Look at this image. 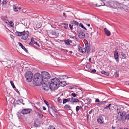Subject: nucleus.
Here are the masks:
<instances>
[{
  "label": "nucleus",
  "instance_id": "a18cd8bd",
  "mask_svg": "<svg viewBox=\"0 0 129 129\" xmlns=\"http://www.w3.org/2000/svg\"><path fill=\"white\" fill-rule=\"evenodd\" d=\"M44 102L46 104L48 107H49V105L50 104H49L46 101V100H44Z\"/></svg>",
  "mask_w": 129,
  "mask_h": 129
},
{
  "label": "nucleus",
  "instance_id": "473e14b6",
  "mask_svg": "<svg viewBox=\"0 0 129 129\" xmlns=\"http://www.w3.org/2000/svg\"><path fill=\"white\" fill-rule=\"evenodd\" d=\"M97 121L100 124H102V120L101 119L99 118L97 119Z\"/></svg>",
  "mask_w": 129,
  "mask_h": 129
},
{
  "label": "nucleus",
  "instance_id": "7ed1b4c3",
  "mask_svg": "<svg viewBox=\"0 0 129 129\" xmlns=\"http://www.w3.org/2000/svg\"><path fill=\"white\" fill-rule=\"evenodd\" d=\"M29 33V32L28 31H23L21 32L17 31L15 33L16 35L21 36V39L24 40H26L28 38Z\"/></svg>",
  "mask_w": 129,
  "mask_h": 129
},
{
  "label": "nucleus",
  "instance_id": "bb28decb",
  "mask_svg": "<svg viewBox=\"0 0 129 129\" xmlns=\"http://www.w3.org/2000/svg\"><path fill=\"white\" fill-rule=\"evenodd\" d=\"M13 9L15 12H18V10L17 9V7L15 6L14 5L13 6Z\"/></svg>",
  "mask_w": 129,
  "mask_h": 129
},
{
  "label": "nucleus",
  "instance_id": "72a5a7b5",
  "mask_svg": "<svg viewBox=\"0 0 129 129\" xmlns=\"http://www.w3.org/2000/svg\"><path fill=\"white\" fill-rule=\"evenodd\" d=\"M64 108L66 109L69 108H71L70 106L68 105H66L64 106Z\"/></svg>",
  "mask_w": 129,
  "mask_h": 129
},
{
  "label": "nucleus",
  "instance_id": "dca6fc26",
  "mask_svg": "<svg viewBox=\"0 0 129 129\" xmlns=\"http://www.w3.org/2000/svg\"><path fill=\"white\" fill-rule=\"evenodd\" d=\"M79 51L83 53H84L86 52V49L84 48L80 47L79 49Z\"/></svg>",
  "mask_w": 129,
  "mask_h": 129
},
{
  "label": "nucleus",
  "instance_id": "4d7b16f0",
  "mask_svg": "<svg viewBox=\"0 0 129 129\" xmlns=\"http://www.w3.org/2000/svg\"><path fill=\"white\" fill-rule=\"evenodd\" d=\"M96 71L95 70V69H93V70H92V71H91V72H92V73H95Z\"/></svg>",
  "mask_w": 129,
  "mask_h": 129
},
{
  "label": "nucleus",
  "instance_id": "09e8293b",
  "mask_svg": "<svg viewBox=\"0 0 129 129\" xmlns=\"http://www.w3.org/2000/svg\"><path fill=\"white\" fill-rule=\"evenodd\" d=\"M34 44H35L36 45H37L38 47H39L40 46L39 44L36 41V42Z\"/></svg>",
  "mask_w": 129,
  "mask_h": 129
},
{
  "label": "nucleus",
  "instance_id": "6e6552de",
  "mask_svg": "<svg viewBox=\"0 0 129 129\" xmlns=\"http://www.w3.org/2000/svg\"><path fill=\"white\" fill-rule=\"evenodd\" d=\"M96 5L97 7H100L101 6L105 5V3L101 0H98L97 1Z\"/></svg>",
  "mask_w": 129,
  "mask_h": 129
},
{
  "label": "nucleus",
  "instance_id": "e2e57ef3",
  "mask_svg": "<svg viewBox=\"0 0 129 129\" xmlns=\"http://www.w3.org/2000/svg\"><path fill=\"white\" fill-rule=\"evenodd\" d=\"M63 16L64 17H66V14L64 13H63Z\"/></svg>",
  "mask_w": 129,
  "mask_h": 129
},
{
  "label": "nucleus",
  "instance_id": "ddd939ff",
  "mask_svg": "<svg viewBox=\"0 0 129 129\" xmlns=\"http://www.w3.org/2000/svg\"><path fill=\"white\" fill-rule=\"evenodd\" d=\"M36 41V40L33 38H32L31 39V41L29 43L30 45H33L34 44Z\"/></svg>",
  "mask_w": 129,
  "mask_h": 129
},
{
  "label": "nucleus",
  "instance_id": "603ef678",
  "mask_svg": "<svg viewBox=\"0 0 129 129\" xmlns=\"http://www.w3.org/2000/svg\"><path fill=\"white\" fill-rule=\"evenodd\" d=\"M14 90H15V91L17 92L19 94V91H18V89H16V88H15V89H14Z\"/></svg>",
  "mask_w": 129,
  "mask_h": 129
},
{
  "label": "nucleus",
  "instance_id": "393cba45",
  "mask_svg": "<svg viewBox=\"0 0 129 129\" xmlns=\"http://www.w3.org/2000/svg\"><path fill=\"white\" fill-rule=\"evenodd\" d=\"M72 23L74 24L75 25H76L77 26H78L79 24V23L78 22L75 20L73 21L72 22Z\"/></svg>",
  "mask_w": 129,
  "mask_h": 129
},
{
  "label": "nucleus",
  "instance_id": "a19ab883",
  "mask_svg": "<svg viewBox=\"0 0 129 129\" xmlns=\"http://www.w3.org/2000/svg\"><path fill=\"white\" fill-rule=\"evenodd\" d=\"M75 99H76L75 98H73V97H72V104H73L74 103V101H75Z\"/></svg>",
  "mask_w": 129,
  "mask_h": 129
},
{
  "label": "nucleus",
  "instance_id": "e433bc0d",
  "mask_svg": "<svg viewBox=\"0 0 129 129\" xmlns=\"http://www.w3.org/2000/svg\"><path fill=\"white\" fill-rule=\"evenodd\" d=\"M67 102H68V101L67 99H64L63 100V104H64Z\"/></svg>",
  "mask_w": 129,
  "mask_h": 129
},
{
  "label": "nucleus",
  "instance_id": "ea45409f",
  "mask_svg": "<svg viewBox=\"0 0 129 129\" xmlns=\"http://www.w3.org/2000/svg\"><path fill=\"white\" fill-rule=\"evenodd\" d=\"M114 75L116 77H118L119 76V74L117 72H115Z\"/></svg>",
  "mask_w": 129,
  "mask_h": 129
},
{
  "label": "nucleus",
  "instance_id": "bf43d9fd",
  "mask_svg": "<svg viewBox=\"0 0 129 129\" xmlns=\"http://www.w3.org/2000/svg\"><path fill=\"white\" fill-rule=\"evenodd\" d=\"M43 109L44 110H46V108L44 106L43 107Z\"/></svg>",
  "mask_w": 129,
  "mask_h": 129
},
{
  "label": "nucleus",
  "instance_id": "b1692460",
  "mask_svg": "<svg viewBox=\"0 0 129 129\" xmlns=\"http://www.w3.org/2000/svg\"><path fill=\"white\" fill-rule=\"evenodd\" d=\"M106 102V101H101L98 104V106H101L102 104H105Z\"/></svg>",
  "mask_w": 129,
  "mask_h": 129
},
{
  "label": "nucleus",
  "instance_id": "1a4fd4ad",
  "mask_svg": "<svg viewBox=\"0 0 129 129\" xmlns=\"http://www.w3.org/2000/svg\"><path fill=\"white\" fill-rule=\"evenodd\" d=\"M40 122L38 118L36 119L35 121L34 126L36 127H38L40 125Z\"/></svg>",
  "mask_w": 129,
  "mask_h": 129
},
{
  "label": "nucleus",
  "instance_id": "2f4dec72",
  "mask_svg": "<svg viewBox=\"0 0 129 129\" xmlns=\"http://www.w3.org/2000/svg\"><path fill=\"white\" fill-rule=\"evenodd\" d=\"M69 37L70 38H72L74 40H77V38H76V37L74 36H73L72 35H70L69 36Z\"/></svg>",
  "mask_w": 129,
  "mask_h": 129
},
{
  "label": "nucleus",
  "instance_id": "aec40b11",
  "mask_svg": "<svg viewBox=\"0 0 129 129\" xmlns=\"http://www.w3.org/2000/svg\"><path fill=\"white\" fill-rule=\"evenodd\" d=\"M49 107L52 109V110L53 111L54 113H57L56 109L51 104H50L49 105Z\"/></svg>",
  "mask_w": 129,
  "mask_h": 129
},
{
  "label": "nucleus",
  "instance_id": "423d86ee",
  "mask_svg": "<svg viewBox=\"0 0 129 129\" xmlns=\"http://www.w3.org/2000/svg\"><path fill=\"white\" fill-rule=\"evenodd\" d=\"M119 110L118 109V108L117 110V112L118 114L117 117L118 119V120L123 121L125 120V119H124L123 118V116L121 113V112L120 111H118Z\"/></svg>",
  "mask_w": 129,
  "mask_h": 129
},
{
  "label": "nucleus",
  "instance_id": "6e6d98bb",
  "mask_svg": "<svg viewBox=\"0 0 129 129\" xmlns=\"http://www.w3.org/2000/svg\"><path fill=\"white\" fill-rule=\"evenodd\" d=\"M100 100L98 99H97L95 100V102H100Z\"/></svg>",
  "mask_w": 129,
  "mask_h": 129
},
{
  "label": "nucleus",
  "instance_id": "7c9ffc66",
  "mask_svg": "<svg viewBox=\"0 0 129 129\" xmlns=\"http://www.w3.org/2000/svg\"><path fill=\"white\" fill-rule=\"evenodd\" d=\"M121 55L122 56V58H125L126 57V55L125 54L123 53V52H121Z\"/></svg>",
  "mask_w": 129,
  "mask_h": 129
},
{
  "label": "nucleus",
  "instance_id": "49530a36",
  "mask_svg": "<svg viewBox=\"0 0 129 129\" xmlns=\"http://www.w3.org/2000/svg\"><path fill=\"white\" fill-rule=\"evenodd\" d=\"M79 107L78 106H77L76 107V110L77 112L79 110Z\"/></svg>",
  "mask_w": 129,
  "mask_h": 129
},
{
  "label": "nucleus",
  "instance_id": "f03ea898",
  "mask_svg": "<svg viewBox=\"0 0 129 129\" xmlns=\"http://www.w3.org/2000/svg\"><path fill=\"white\" fill-rule=\"evenodd\" d=\"M59 81V79L56 78L51 80L49 87L51 90H54L58 88L59 87L58 84Z\"/></svg>",
  "mask_w": 129,
  "mask_h": 129
},
{
  "label": "nucleus",
  "instance_id": "4be33fe9",
  "mask_svg": "<svg viewBox=\"0 0 129 129\" xmlns=\"http://www.w3.org/2000/svg\"><path fill=\"white\" fill-rule=\"evenodd\" d=\"M38 114V115L39 116V118L40 119H42L43 117V115L41 113H39V112L37 113Z\"/></svg>",
  "mask_w": 129,
  "mask_h": 129
},
{
  "label": "nucleus",
  "instance_id": "774afa93",
  "mask_svg": "<svg viewBox=\"0 0 129 129\" xmlns=\"http://www.w3.org/2000/svg\"><path fill=\"white\" fill-rule=\"evenodd\" d=\"M88 26H89L90 25V24H88L87 25Z\"/></svg>",
  "mask_w": 129,
  "mask_h": 129
},
{
  "label": "nucleus",
  "instance_id": "412c9836",
  "mask_svg": "<svg viewBox=\"0 0 129 129\" xmlns=\"http://www.w3.org/2000/svg\"><path fill=\"white\" fill-rule=\"evenodd\" d=\"M111 105H112V104H110L108 105V106H107L104 107V109L103 110V112L104 111V110L105 109H109L110 110L111 108L110 107Z\"/></svg>",
  "mask_w": 129,
  "mask_h": 129
},
{
  "label": "nucleus",
  "instance_id": "c756f323",
  "mask_svg": "<svg viewBox=\"0 0 129 129\" xmlns=\"http://www.w3.org/2000/svg\"><path fill=\"white\" fill-rule=\"evenodd\" d=\"M86 67L88 69H90L91 68V66L90 63H88L86 65Z\"/></svg>",
  "mask_w": 129,
  "mask_h": 129
},
{
  "label": "nucleus",
  "instance_id": "5701e85b",
  "mask_svg": "<svg viewBox=\"0 0 129 129\" xmlns=\"http://www.w3.org/2000/svg\"><path fill=\"white\" fill-rule=\"evenodd\" d=\"M101 73L102 74L107 76H108L109 75V73L108 72H106L104 71H102L101 72Z\"/></svg>",
  "mask_w": 129,
  "mask_h": 129
},
{
  "label": "nucleus",
  "instance_id": "4c0bfd02",
  "mask_svg": "<svg viewBox=\"0 0 129 129\" xmlns=\"http://www.w3.org/2000/svg\"><path fill=\"white\" fill-rule=\"evenodd\" d=\"M41 26V25L40 24L38 23L36 25V27L38 28H40Z\"/></svg>",
  "mask_w": 129,
  "mask_h": 129
},
{
  "label": "nucleus",
  "instance_id": "a211bd4d",
  "mask_svg": "<svg viewBox=\"0 0 129 129\" xmlns=\"http://www.w3.org/2000/svg\"><path fill=\"white\" fill-rule=\"evenodd\" d=\"M50 32V34L56 37L57 36V34L56 31L53 30H51Z\"/></svg>",
  "mask_w": 129,
  "mask_h": 129
},
{
  "label": "nucleus",
  "instance_id": "a878e982",
  "mask_svg": "<svg viewBox=\"0 0 129 129\" xmlns=\"http://www.w3.org/2000/svg\"><path fill=\"white\" fill-rule=\"evenodd\" d=\"M8 1L9 0H3V2L2 3V6H3L4 5L6 4Z\"/></svg>",
  "mask_w": 129,
  "mask_h": 129
},
{
  "label": "nucleus",
  "instance_id": "c9c22d12",
  "mask_svg": "<svg viewBox=\"0 0 129 129\" xmlns=\"http://www.w3.org/2000/svg\"><path fill=\"white\" fill-rule=\"evenodd\" d=\"M71 95L73 97H76L77 95H78L76 93H72L71 94Z\"/></svg>",
  "mask_w": 129,
  "mask_h": 129
},
{
  "label": "nucleus",
  "instance_id": "6ab92c4d",
  "mask_svg": "<svg viewBox=\"0 0 129 129\" xmlns=\"http://www.w3.org/2000/svg\"><path fill=\"white\" fill-rule=\"evenodd\" d=\"M2 20L7 24H8L9 22V21L7 20V17H3L2 18Z\"/></svg>",
  "mask_w": 129,
  "mask_h": 129
},
{
  "label": "nucleus",
  "instance_id": "8fccbe9b",
  "mask_svg": "<svg viewBox=\"0 0 129 129\" xmlns=\"http://www.w3.org/2000/svg\"><path fill=\"white\" fill-rule=\"evenodd\" d=\"M49 129H55V128L53 126H52L50 127Z\"/></svg>",
  "mask_w": 129,
  "mask_h": 129
},
{
  "label": "nucleus",
  "instance_id": "f8f14e48",
  "mask_svg": "<svg viewBox=\"0 0 129 129\" xmlns=\"http://www.w3.org/2000/svg\"><path fill=\"white\" fill-rule=\"evenodd\" d=\"M85 47L86 50V51L88 52L90 51V45L89 43L87 42L85 43Z\"/></svg>",
  "mask_w": 129,
  "mask_h": 129
},
{
  "label": "nucleus",
  "instance_id": "9d476101",
  "mask_svg": "<svg viewBox=\"0 0 129 129\" xmlns=\"http://www.w3.org/2000/svg\"><path fill=\"white\" fill-rule=\"evenodd\" d=\"M78 35L80 38L81 39L84 38L85 36L84 33L81 31L78 33Z\"/></svg>",
  "mask_w": 129,
  "mask_h": 129
},
{
  "label": "nucleus",
  "instance_id": "f257e3e1",
  "mask_svg": "<svg viewBox=\"0 0 129 129\" xmlns=\"http://www.w3.org/2000/svg\"><path fill=\"white\" fill-rule=\"evenodd\" d=\"M34 84L36 86L39 84H46V82H45L42 78L41 75L39 73L36 74L34 76V79L33 81Z\"/></svg>",
  "mask_w": 129,
  "mask_h": 129
},
{
  "label": "nucleus",
  "instance_id": "864d4df0",
  "mask_svg": "<svg viewBox=\"0 0 129 129\" xmlns=\"http://www.w3.org/2000/svg\"><path fill=\"white\" fill-rule=\"evenodd\" d=\"M10 83L12 86L14 85L13 82L12 81H10Z\"/></svg>",
  "mask_w": 129,
  "mask_h": 129
},
{
  "label": "nucleus",
  "instance_id": "4468645a",
  "mask_svg": "<svg viewBox=\"0 0 129 129\" xmlns=\"http://www.w3.org/2000/svg\"><path fill=\"white\" fill-rule=\"evenodd\" d=\"M67 84L65 81H60L59 82L58 86H59L63 87L66 85Z\"/></svg>",
  "mask_w": 129,
  "mask_h": 129
},
{
  "label": "nucleus",
  "instance_id": "37998d69",
  "mask_svg": "<svg viewBox=\"0 0 129 129\" xmlns=\"http://www.w3.org/2000/svg\"><path fill=\"white\" fill-rule=\"evenodd\" d=\"M67 101L68 102H70L72 103V97L71 98H68V99H67Z\"/></svg>",
  "mask_w": 129,
  "mask_h": 129
},
{
  "label": "nucleus",
  "instance_id": "cd10ccee",
  "mask_svg": "<svg viewBox=\"0 0 129 129\" xmlns=\"http://www.w3.org/2000/svg\"><path fill=\"white\" fill-rule=\"evenodd\" d=\"M69 40H65L64 41V42L65 44L68 45H70V44L69 43Z\"/></svg>",
  "mask_w": 129,
  "mask_h": 129
},
{
  "label": "nucleus",
  "instance_id": "79ce46f5",
  "mask_svg": "<svg viewBox=\"0 0 129 129\" xmlns=\"http://www.w3.org/2000/svg\"><path fill=\"white\" fill-rule=\"evenodd\" d=\"M121 114H122V116H124L126 115V113L125 111H123L122 112Z\"/></svg>",
  "mask_w": 129,
  "mask_h": 129
},
{
  "label": "nucleus",
  "instance_id": "58836bf2",
  "mask_svg": "<svg viewBox=\"0 0 129 129\" xmlns=\"http://www.w3.org/2000/svg\"><path fill=\"white\" fill-rule=\"evenodd\" d=\"M57 102L59 103H61L62 101L60 98L59 97L57 98Z\"/></svg>",
  "mask_w": 129,
  "mask_h": 129
},
{
  "label": "nucleus",
  "instance_id": "2eb2a0df",
  "mask_svg": "<svg viewBox=\"0 0 129 129\" xmlns=\"http://www.w3.org/2000/svg\"><path fill=\"white\" fill-rule=\"evenodd\" d=\"M104 30L105 33L107 36H109L110 35L111 33L110 31L108 30L106 28H104Z\"/></svg>",
  "mask_w": 129,
  "mask_h": 129
},
{
  "label": "nucleus",
  "instance_id": "338daca9",
  "mask_svg": "<svg viewBox=\"0 0 129 129\" xmlns=\"http://www.w3.org/2000/svg\"><path fill=\"white\" fill-rule=\"evenodd\" d=\"M18 9H19V10H20L21 9V8L20 7H19L18 8Z\"/></svg>",
  "mask_w": 129,
  "mask_h": 129
},
{
  "label": "nucleus",
  "instance_id": "c85d7f7f",
  "mask_svg": "<svg viewBox=\"0 0 129 129\" xmlns=\"http://www.w3.org/2000/svg\"><path fill=\"white\" fill-rule=\"evenodd\" d=\"M79 26L82 28L84 29L85 30H86L87 29L83 25L82 23H80L79 24Z\"/></svg>",
  "mask_w": 129,
  "mask_h": 129
},
{
  "label": "nucleus",
  "instance_id": "39448f33",
  "mask_svg": "<svg viewBox=\"0 0 129 129\" xmlns=\"http://www.w3.org/2000/svg\"><path fill=\"white\" fill-rule=\"evenodd\" d=\"M42 78L47 79H49L50 76V75L47 72L44 71L42 72Z\"/></svg>",
  "mask_w": 129,
  "mask_h": 129
},
{
  "label": "nucleus",
  "instance_id": "9b49d317",
  "mask_svg": "<svg viewBox=\"0 0 129 129\" xmlns=\"http://www.w3.org/2000/svg\"><path fill=\"white\" fill-rule=\"evenodd\" d=\"M114 56L116 61L118 62L119 61V58L118 53L116 51L114 52Z\"/></svg>",
  "mask_w": 129,
  "mask_h": 129
},
{
  "label": "nucleus",
  "instance_id": "5fc2aeb1",
  "mask_svg": "<svg viewBox=\"0 0 129 129\" xmlns=\"http://www.w3.org/2000/svg\"><path fill=\"white\" fill-rule=\"evenodd\" d=\"M69 26L71 29H72L73 28V25H71V24H70L69 25Z\"/></svg>",
  "mask_w": 129,
  "mask_h": 129
},
{
  "label": "nucleus",
  "instance_id": "20e7f679",
  "mask_svg": "<svg viewBox=\"0 0 129 129\" xmlns=\"http://www.w3.org/2000/svg\"><path fill=\"white\" fill-rule=\"evenodd\" d=\"M26 81L28 82H31L32 80L33 74L31 71L27 72L25 74Z\"/></svg>",
  "mask_w": 129,
  "mask_h": 129
},
{
  "label": "nucleus",
  "instance_id": "69168bd1",
  "mask_svg": "<svg viewBox=\"0 0 129 129\" xmlns=\"http://www.w3.org/2000/svg\"><path fill=\"white\" fill-rule=\"evenodd\" d=\"M112 129H115V127H114L113 126H112Z\"/></svg>",
  "mask_w": 129,
  "mask_h": 129
},
{
  "label": "nucleus",
  "instance_id": "052dcab7",
  "mask_svg": "<svg viewBox=\"0 0 129 129\" xmlns=\"http://www.w3.org/2000/svg\"><path fill=\"white\" fill-rule=\"evenodd\" d=\"M89 61L91 63V58L90 57L89 58Z\"/></svg>",
  "mask_w": 129,
  "mask_h": 129
},
{
  "label": "nucleus",
  "instance_id": "0e129e2a",
  "mask_svg": "<svg viewBox=\"0 0 129 129\" xmlns=\"http://www.w3.org/2000/svg\"><path fill=\"white\" fill-rule=\"evenodd\" d=\"M69 43H72V41L71 40H69Z\"/></svg>",
  "mask_w": 129,
  "mask_h": 129
},
{
  "label": "nucleus",
  "instance_id": "c03bdc74",
  "mask_svg": "<svg viewBox=\"0 0 129 129\" xmlns=\"http://www.w3.org/2000/svg\"><path fill=\"white\" fill-rule=\"evenodd\" d=\"M79 102H81H81V101H80L79 100H78V99H76L75 100V101H74V103H79Z\"/></svg>",
  "mask_w": 129,
  "mask_h": 129
},
{
  "label": "nucleus",
  "instance_id": "de8ad7c7",
  "mask_svg": "<svg viewBox=\"0 0 129 129\" xmlns=\"http://www.w3.org/2000/svg\"><path fill=\"white\" fill-rule=\"evenodd\" d=\"M23 101V100L22 99H20L19 100H18L17 101V102H20V103H22V102Z\"/></svg>",
  "mask_w": 129,
  "mask_h": 129
},
{
  "label": "nucleus",
  "instance_id": "f3484780",
  "mask_svg": "<svg viewBox=\"0 0 129 129\" xmlns=\"http://www.w3.org/2000/svg\"><path fill=\"white\" fill-rule=\"evenodd\" d=\"M18 44L21 47V48L23 49L25 52H28L27 50L25 48V47L23 45L20 43L18 42Z\"/></svg>",
  "mask_w": 129,
  "mask_h": 129
},
{
  "label": "nucleus",
  "instance_id": "0eeeda50",
  "mask_svg": "<svg viewBox=\"0 0 129 129\" xmlns=\"http://www.w3.org/2000/svg\"><path fill=\"white\" fill-rule=\"evenodd\" d=\"M31 111V109H24L21 111V113L23 114H27L30 113Z\"/></svg>",
  "mask_w": 129,
  "mask_h": 129
},
{
  "label": "nucleus",
  "instance_id": "3c124183",
  "mask_svg": "<svg viewBox=\"0 0 129 129\" xmlns=\"http://www.w3.org/2000/svg\"><path fill=\"white\" fill-rule=\"evenodd\" d=\"M87 101L89 102H91V99H90L89 98H88L87 99Z\"/></svg>",
  "mask_w": 129,
  "mask_h": 129
},
{
  "label": "nucleus",
  "instance_id": "680f3d73",
  "mask_svg": "<svg viewBox=\"0 0 129 129\" xmlns=\"http://www.w3.org/2000/svg\"><path fill=\"white\" fill-rule=\"evenodd\" d=\"M36 108L37 109V110H38L41 111V110H40V108H38L37 107H36Z\"/></svg>",
  "mask_w": 129,
  "mask_h": 129
},
{
  "label": "nucleus",
  "instance_id": "13d9d810",
  "mask_svg": "<svg viewBox=\"0 0 129 129\" xmlns=\"http://www.w3.org/2000/svg\"><path fill=\"white\" fill-rule=\"evenodd\" d=\"M12 87H13V88L14 89H15V88H16L15 86L14 85H12Z\"/></svg>",
  "mask_w": 129,
  "mask_h": 129
},
{
  "label": "nucleus",
  "instance_id": "f704fd0d",
  "mask_svg": "<svg viewBox=\"0 0 129 129\" xmlns=\"http://www.w3.org/2000/svg\"><path fill=\"white\" fill-rule=\"evenodd\" d=\"M127 119L128 120H129V114L126 115L125 117V120Z\"/></svg>",
  "mask_w": 129,
  "mask_h": 129
}]
</instances>
